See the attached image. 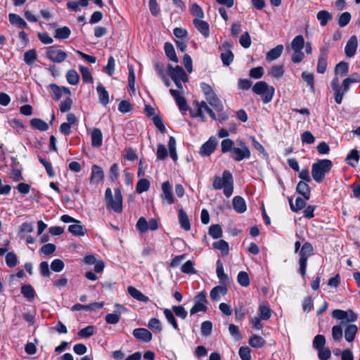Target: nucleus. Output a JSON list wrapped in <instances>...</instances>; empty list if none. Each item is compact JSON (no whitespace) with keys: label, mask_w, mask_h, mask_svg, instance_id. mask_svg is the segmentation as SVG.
<instances>
[{"label":"nucleus","mask_w":360,"mask_h":360,"mask_svg":"<svg viewBox=\"0 0 360 360\" xmlns=\"http://www.w3.org/2000/svg\"><path fill=\"white\" fill-rule=\"evenodd\" d=\"M300 246L301 243L300 241L295 243V252H299L300 256L298 273L304 278L307 273V261L309 257L314 255V248L311 243L308 241L303 243L301 250L299 251Z\"/></svg>","instance_id":"1"},{"label":"nucleus","mask_w":360,"mask_h":360,"mask_svg":"<svg viewBox=\"0 0 360 360\" xmlns=\"http://www.w3.org/2000/svg\"><path fill=\"white\" fill-rule=\"evenodd\" d=\"M233 177L229 170H224L221 176L216 175L213 178V188L215 190H221L223 188V193L226 198L231 197L233 194Z\"/></svg>","instance_id":"2"},{"label":"nucleus","mask_w":360,"mask_h":360,"mask_svg":"<svg viewBox=\"0 0 360 360\" xmlns=\"http://www.w3.org/2000/svg\"><path fill=\"white\" fill-rule=\"evenodd\" d=\"M115 195L113 197L110 188H107L105 191V203L108 209L113 210L116 213L122 212L123 197L121 188H115Z\"/></svg>","instance_id":"3"},{"label":"nucleus","mask_w":360,"mask_h":360,"mask_svg":"<svg viewBox=\"0 0 360 360\" xmlns=\"http://www.w3.org/2000/svg\"><path fill=\"white\" fill-rule=\"evenodd\" d=\"M333 167V162L328 159L319 160L311 165V176L316 183L323 181L326 174L329 173Z\"/></svg>","instance_id":"4"},{"label":"nucleus","mask_w":360,"mask_h":360,"mask_svg":"<svg viewBox=\"0 0 360 360\" xmlns=\"http://www.w3.org/2000/svg\"><path fill=\"white\" fill-rule=\"evenodd\" d=\"M352 80L350 78H345L342 83V85H339V79L338 76H335L331 82L330 86L334 94L335 101L337 104H341L344 94L347 92L349 89Z\"/></svg>","instance_id":"5"},{"label":"nucleus","mask_w":360,"mask_h":360,"mask_svg":"<svg viewBox=\"0 0 360 360\" xmlns=\"http://www.w3.org/2000/svg\"><path fill=\"white\" fill-rule=\"evenodd\" d=\"M193 105L195 107V109L191 108L190 115L193 118L199 117L200 121L204 122L206 121V117L203 113V110L206 111V112L209 115V116L214 120H217L216 114L214 112L212 109H211L205 101H194L193 103Z\"/></svg>","instance_id":"6"},{"label":"nucleus","mask_w":360,"mask_h":360,"mask_svg":"<svg viewBox=\"0 0 360 360\" xmlns=\"http://www.w3.org/2000/svg\"><path fill=\"white\" fill-rule=\"evenodd\" d=\"M252 91L257 95L262 96L264 103H268L273 99L275 93V89L272 86H269L264 81H259L252 86Z\"/></svg>","instance_id":"7"},{"label":"nucleus","mask_w":360,"mask_h":360,"mask_svg":"<svg viewBox=\"0 0 360 360\" xmlns=\"http://www.w3.org/2000/svg\"><path fill=\"white\" fill-rule=\"evenodd\" d=\"M238 145L240 148L234 147L230 154V158L237 162L242 161L244 159H249L251 156V151L248 146L242 141L238 143Z\"/></svg>","instance_id":"8"},{"label":"nucleus","mask_w":360,"mask_h":360,"mask_svg":"<svg viewBox=\"0 0 360 360\" xmlns=\"http://www.w3.org/2000/svg\"><path fill=\"white\" fill-rule=\"evenodd\" d=\"M207 293L205 291L200 292L194 298V304L190 310L191 315H193L198 312H206L207 306Z\"/></svg>","instance_id":"9"},{"label":"nucleus","mask_w":360,"mask_h":360,"mask_svg":"<svg viewBox=\"0 0 360 360\" xmlns=\"http://www.w3.org/2000/svg\"><path fill=\"white\" fill-rule=\"evenodd\" d=\"M232 43L229 41H224L221 46H219L221 51V59L224 66H229L233 60L234 55L231 51Z\"/></svg>","instance_id":"10"},{"label":"nucleus","mask_w":360,"mask_h":360,"mask_svg":"<svg viewBox=\"0 0 360 360\" xmlns=\"http://www.w3.org/2000/svg\"><path fill=\"white\" fill-rule=\"evenodd\" d=\"M329 46H322L319 49L318 62L316 65V71L318 73H325L328 65V56Z\"/></svg>","instance_id":"11"},{"label":"nucleus","mask_w":360,"mask_h":360,"mask_svg":"<svg viewBox=\"0 0 360 360\" xmlns=\"http://www.w3.org/2000/svg\"><path fill=\"white\" fill-rule=\"evenodd\" d=\"M167 69V74L172 80L181 79L183 82H187L188 81V77L182 67L179 65L172 67L171 64H168Z\"/></svg>","instance_id":"12"},{"label":"nucleus","mask_w":360,"mask_h":360,"mask_svg":"<svg viewBox=\"0 0 360 360\" xmlns=\"http://www.w3.org/2000/svg\"><path fill=\"white\" fill-rule=\"evenodd\" d=\"M46 57L52 62L60 63L67 58L68 55L60 49H56L54 46H49L46 51Z\"/></svg>","instance_id":"13"},{"label":"nucleus","mask_w":360,"mask_h":360,"mask_svg":"<svg viewBox=\"0 0 360 360\" xmlns=\"http://www.w3.org/2000/svg\"><path fill=\"white\" fill-rule=\"evenodd\" d=\"M217 146V140L215 137L211 136L200 148V154L203 156H210L215 150Z\"/></svg>","instance_id":"14"},{"label":"nucleus","mask_w":360,"mask_h":360,"mask_svg":"<svg viewBox=\"0 0 360 360\" xmlns=\"http://www.w3.org/2000/svg\"><path fill=\"white\" fill-rule=\"evenodd\" d=\"M162 200H165L168 205L173 204L174 202V198L172 193V186L168 181H166L162 183Z\"/></svg>","instance_id":"15"},{"label":"nucleus","mask_w":360,"mask_h":360,"mask_svg":"<svg viewBox=\"0 0 360 360\" xmlns=\"http://www.w3.org/2000/svg\"><path fill=\"white\" fill-rule=\"evenodd\" d=\"M170 94L174 97L179 110L181 111H187L190 110L189 106L187 103L186 98L181 95L179 91L171 89L169 90Z\"/></svg>","instance_id":"16"},{"label":"nucleus","mask_w":360,"mask_h":360,"mask_svg":"<svg viewBox=\"0 0 360 360\" xmlns=\"http://www.w3.org/2000/svg\"><path fill=\"white\" fill-rule=\"evenodd\" d=\"M132 334L136 339L145 342H149L153 338L152 333L144 328H135Z\"/></svg>","instance_id":"17"},{"label":"nucleus","mask_w":360,"mask_h":360,"mask_svg":"<svg viewBox=\"0 0 360 360\" xmlns=\"http://www.w3.org/2000/svg\"><path fill=\"white\" fill-rule=\"evenodd\" d=\"M358 47V39L356 35H352L347 41L345 53L348 58L353 57Z\"/></svg>","instance_id":"18"},{"label":"nucleus","mask_w":360,"mask_h":360,"mask_svg":"<svg viewBox=\"0 0 360 360\" xmlns=\"http://www.w3.org/2000/svg\"><path fill=\"white\" fill-rule=\"evenodd\" d=\"M50 88L54 94L53 99L58 101L63 96V94L67 96H71V91L68 87L59 86L56 84H51Z\"/></svg>","instance_id":"19"},{"label":"nucleus","mask_w":360,"mask_h":360,"mask_svg":"<svg viewBox=\"0 0 360 360\" xmlns=\"http://www.w3.org/2000/svg\"><path fill=\"white\" fill-rule=\"evenodd\" d=\"M193 24L205 38H207L210 36V25L207 22L195 18L193 20Z\"/></svg>","instance_id":"20"},{"label":"nucleus","mask_w":360,"mask_h":360,"mask_svg":"<svg viewBox=\"0 0 360 360\" xmlns=\"http://www.w3.org/2000/svg\"><path fill=\"white\" fill-rule=\"evenodd\" d=\"M104 179V172L103 169L96 165H94L91 167V173L90 176V182L91 184L98 183Z\"/></svg>","instance_id":"21"},{"label":"nucleus","mask_w":360,"mask_h":360,"mask_svg":"<svg viewBox=\"0 0 360 360\" xmlns=\"http://www.w3.org/2000/svg\"><path fill=\"white\" fill-rule=\"evenodd\" d=\"M178 219L180 227L184 231H189L191 229V223L188 217L183 208L178 211Z\"/></svg>","instance_id":"22"},{"label":"nucleus","mask_w":360,"mask_h":360,"mask_svg":"<svg viewBox=\"0 0 360 360\" xmlns=\"http://www.w3.org/2000/svg\"><path fill=\"white\" fill-rule=\"evenodd\" d=\"M232 203L234 210L239 214L244 213L247 210L245 200L240 195L233 197Z\"/></svg>","instance_id":"23"},{"label":"nucleus","mask_w":360,"mask_h":360,"mask_svg":"<svg viewBox=\"0 0 360 360\" xmlns=\"http://www.w3.org/2000/svg\"><path fill=\"white\" fill-rule=\"evenodd\" d=\"M296 192L306 200H309L311 198V187L307 182L300 181L296 186Z\"/></svg>","instance_id":"24"},{"label":"nucleus","mask_w":360,"mask_h":360,"mask_svg":"<svg viewBox=\"0 0 360 360\" xmlns=\"http://www.w3.org/2000/svg\"><path fill=\"white\" fill-rule=\"evenodd\" d=\"M91 146L94 148H99L103 144V134L100 129L94 128L91 134Z\"/></svg>","instance_id":"25"},{"label":"nucleus","mask_w":360,"mask_h":360,"mask_svg":"<svg viewBox=\"0 0 360 360\" xmlns=\"http://www.w3.org/2000/svg\"><path fill=\"white\" fill-rule=\"evenodd\" d=\"M228 292V289L226 285H219L215 286L210 291V295L212 301H218L220 298V295H225Z\"/></svg>","instance_id":"26"},{"label":"nucleus","mask_w":360,"mask_h":360,"mask_svg":"<svg viewBox=\"0 0 360 360\" xmlns=\"http://www.w3.org/2000/svg\"><path fill=\"white\" fill-rule=\"evenodd\" d=\"M96 91L98 96L99 103L103 105H107L109 103V93L105 89L104 86L99 83L96 86Z\"/></svg>","instance_id":"27"},{"label":"nucleus","mask_w":360,"mask_h":360,"mask_svg":"<svg viewBox=\"0 0 360 360\" xmlns=\"http://www.w3.org/2000/svg\"><path fill=\"white\" fill-rule=\"evenodd\" d=\"M306 199L301 197H297L295 200V204H293L292 197L288 198V202L290 205V210L293 212H298L303 208H304L307 205V202L305 201Z\"/></svg>","instance_id":"28"},{"label":"nucleus","mask_w":360,"mask_h":360,"mask_svg":"<svg viewBox=\"0 0 360 360\" xmlns=\"http://www.w3.org/2000/svg\"><path fill=\"white\" fill-rule=\"evenodd\" d=\"M8 20L11 24L15 25L18 28H28V25L24 19H22L19 15L16 13H10L8 15Z\"/></svg>","instance_id":"29"},{"label":"nucleus","mask_w":360,"mask_h":360,"mask_svg":"<svg viewBox=\"0 0 360 360\" xmlns=\"http://www.w3.org/2000/svg\"><path fill=\"white\" fill-rule=\"evenodd\" d=\"M216 266V273L220 283L226 285V283L229 281V276L224 273L223 263L220 259L217 261Z\"/></svg>","instance_id":"30"},{"label":"nucleus","mask_w":360,"mask_h":360,"mask_svg":"<svg viewBox=\"0 0 360 360\" xmlns=\"http://www.w3.org/2000/svg\"><path fill=\"white\" fill-rule=\"evenodd\" d=\"M283 51V46L282 44H278L267 52L266 59L269 61L274 60L281 56Z\"/></svg>","instance_id":"31"},{"label":"nucleus","mask_w":360,"mask_h":360,"mask_svg":"<svg viewBox=\"0 0 360 360\" xmlns=\"http://www.w3.org/2000/svg\"><path fill=\"white\" fill-rule=\"evenodd\" d=\"M128 293L134 299L144 302H148L149 301V297L144 294H143L140 290L136 289V288L133 286H129L127 288Z\"/></svg>","instance_id":"32"},{"label":"nucleus","mask_w":360,"mask_h":360,"mask_svg":"<svg viewBox=\"0 0 360 360\" xmlns=\"http://www.w3.org/2000/svg\"><path fill=\"white\" fill-rule=\"evenodd\" d=\"M68 231L74 236H84L86 233L85 227L80 223H75V224L68 226Z\"/></svg>","instance_id":"33"},{"label":"nucleus","mask_w":360,"mask_h":360,"mask_svg":"<svg viewBox=\"0 0 360 360\" xmlns=\"http://www.w3.org/2000/svg\"><path fill=\"white\" fill-rule=\"evenodd\" d=\"M316 18L322 27L326 26L329 21L332 20L333 15L326 10H321L318 12Z\"/></svg>","instance_id":"34"},{"label":"nucleus","mask_w":360,"mask_h":360,"mask_svg":"<svg viewBox=\"0 0 360 360\" xmlns=\"http://www.w3.org/2000/svg\"><path fill=\"white\" fill-rule=\"evenodd\" d=\"M248 343L250 346H251L252 347L255 349H259L265 345L266 341L262 337L259 335H252L250 338Z\"/></svg>","instance_id":"35"},{"label":"nucleus","mask_w":360,"mask_h":360,"mask_svg":"<svg viewBox=\"0 0 360 360\" xmlns=\"http://www.w3.org/2000/svg\"><path fill=\"white\" fill-rule=\"evenodd\" d=\"M212 245L214 249L220 250L223 256H227L229 255V245L226 240H219L215 241L213 243Z\"/></svg>","instance_id":"36"},{"label":"nucleus","mask_w":360,"mask_h":360,"mask_svg":"<svg viewBox=\"0 0 360 360\" xmlns=\"http://www.w3.org/2000/svg\"><path fill=\"white\" fill-rule=\"evenodd\" d=\"M164 49L167 57L174 63H178L179 59L176 56L174 48L172 43L166 42L164 45Z\"/></svg>","instance_id":"37"},{"label":"nucleus","mask_w":360,"mask_h":360,"mask_svg":"<svg viewBox=\"0 0 360 360\" xmlns=\"http://www.w3.org/2000/svg\"><path fill=\"white\" fill-rule=\"evenodd\" d=\"M357 330H358V328L356 325H354V324L348 325L345 330V340L349 342L354 341V340L355 338V335L357 332Z\"/></svg>","instance_id":"38"},{"label":"nucleus","mask_w":360,"mask_h":360,"mask_svg":"<svg viewBox=\"0 0 360 360\" xmlns=\"http://www.w3.org/2000/svg\"><path fill=\"white\" fill-rule=\"evenodd\" d=\"M31 126L41 131H45L49 129V124L40 118H32L30 120Z\"/></svg>","instance_id":"39"},{"label":"nucleus","mask_w":360,"mask_h":360,"mask_svg":"<svg viewBox=\"0 0 360 360\" xmlns=\"http://www.w3.org/2000/svg\"><path fill=\"white\" fill-rule=\"evenodd\" d=\"M103 307V304L95 302L91 304H74L72 307V311H79L82 309H86V310H95L96 309H99Z\"/></svg>","instance_id":"40"},{"label":"nucleus","mask_w":360,"mask_h":360,"mask_svg":"<svg viewBox=\"0 0 360 360\" xmlns=\"http://www.w3.org/2000/svg\"><path fill=\"white\" fill-rule=\"evenodd\" d=\"M208 234L214 239L221 238L223 234L221 226L218 224L211 225L209 228Z\"/></svg>","instance_id":"41"},{"label":"nucleus","mask_w":360,"mask_h":360,"mask_svg":"<svg viewBox=\"0 0 360 360\" xmlns=\"http://www.w3.org/2000/svg\"><path fill=\"white\" fill-rule=\"evenodd\" d=\"M168 148L170 158L176 162L178 158L176 148V139L174 136H170L168 141Z\"/></svg>","instance_id":"42"},{"label":"nucleus","mask_w":360,"mask_h":360,"mask_svg":"<svg viewBox=\"0 0 360 360\" xmlns=\"http://www.w3.org/2000/svg\"><path fill=\"white\" fill-rule=\"evenodd\" d=\"M150 183L149 180L145 178H141L136 184V191L139 194L142 193L147 191L150 188Z\"/></svg>","instance_id":"43"},{"label":"nucleus","mask_w":360,"mask_h":360,"mask_svg":"<svg viewBox=\"0 0 360 360\" xmlns=\"http://www.w3.org/2000/svg\"><path fill=\"white\" fill-rule=\"evenodd\" d=\"M336 76L340 75L341 76H345L349 72V63L345 61L338 63L334 70Z\"/></svg>","instance_id":"44"},{"label":"nucleus","mask_w":360,"mask_h":360,"mask_svg":"<svg viewBox=\"0 0 360 360\" xmlns=\"http://www.w3.org/2000/svg\"><path fill=\"white\" fill-rule=\"evenodd\" d=\"M302 78L304 82H307V85L309 87V91L312 93L315 92V85H314V77L312 73L307 72L306 71L302 72Z\"/></svg>","instance_id":"45"},{"label":"nucleus","mask_w":360,"mask_h":360,"mask_svg":"<svg viewBox=\"0 0 360 360\" xmlns=\"http://www.w3.org/2000/svg\"><path fill=\"white\" fill-rule=\"evenodd\" d=\"M209 104L216 110V111H223L224 105L221 101L217 97V94L213 96L206 99Z\"/></svg>","instance_id":"46"},{"label":"nucleus","mask_w":360,"mask_h":360,"mask_svg":"<svg viewBox=\"0 0 360 360\" xmlns=\"http://www.w3.org/2000/svg\"><path fill=\"white\" fill-rule=\"evenodd\" d=\"M304 45V39L301 34L297 35L291 41V48L292 51L302 50Z\"/></svg>","instance_id":"47"},{"label":"nucleus","mask_w":360,"mask_h":360,"mask_svg":"<svg viewBox=\"0 0 360 360\" xmlns=\"http://www.w3.org/2000/svg\"><path fill=\"white\" fill-rule=\"evenodd\" d=\"M71 34V30L68 27H63L56 30L55 31V38L59 39H65L69 38Z\"/></svg>","instance_id":"48"},{"label":"nucleus","mask_w":360,"mask_h":360,"mask_svg":"<svg viewBox=\"0 0 360 360\" xmlns=\"http://www.w3.org/2000/svg\"><path fill=\"white\" fill-rule=\"evenodd\" d=\"M37 59V51L34 49L28 50L24 53V61L27 65H32Z\"/></svg>","instance_id":"49"},{"label":"nucleus","mask_w":360,"mask_h":360,"mask_svg":"<svg viewBox=\"0 0 360 360\" xmlns=\"http://www.w3.org/2000/svg\"><path fill=\"white\" fill-rule=\"evenodd\" d=\"M79 70L81 72L82 80L84 83L90 84L93 82L91 73L87 67L79 65Z\"/></svg>","instance_id":"50"},{"label":"nucleus","mask_w":360,"mask_h":360,"mask_svg":"<svg viewBox=\"0 0 360 360\" xmlns=\"http://www.w3.org/2000/svg\"><path fill=\"white\" fill-rule=\"evenodd\" d=\"M234 147V142L230 139H225L221 142V150L223 153L229 152L231 154Z\"/></svg>","instance_id":"51"},{"label":"nucleus","mask_w":360,"mask_h":360,"mask_svg":"<svg viewBox=\"0 0 360 360\" xmlns=\"http://www.w3.org/2000/svg\"><path fill=\"white\" fill-rule=\"evenodd\" d=\"M38 160H39V162L45 167L48 176L51 178L54 177L55 172L52 167L51 162L49 161H47L46 160L41 158V156H38Z\"/></svg>","instance_id":"52"},{"label":"nucleus","mask_w":360,"mask_h":360,"mask_svg":"<svg viewBox=\"0 0 360 360\" xmlns=\"http://www.w3.org/2000/svg\"><path fill=\"white\" fill-rule=\"evenodd\" d=\"M237 282L242 287H248L250 283L249 275L247 272L241 271L237 276Z\"/></svg>","instance_id":"53"},{"label":"nucleus","mask_w":360,"mask_h":360,"mask_svg":"<svg viewBox=\"0 0 360 360\" xmlns=\"http://www.w3.org/2000/svg\"><path fill=\"white\" fill-rule=\"evenodd\" d=\"M68 82L71 85H76L79 80V76L76 70H69L66 74Z\"/></svg>","instance_id":"54"},{"label":"nucleus","mask_w":360,"mask_h":360,"mask_svg":"<svg viewBox=\"0 0 360 360\" xmlns=\"http://www.w3.org/2000/svg\"><path fill=\"white\" fill-rule=\"evenodd\" d=\"M21 293L27 299H33L36 295L34 288L30 284L23 285L21 287Z\"/></svg>","instance_id":"55"},{"label":"nucleus","mask_w":360,"mask_h":360,"mask_svg":"<svg viewBox=\"0 0 360 360\" xmlns=\"http://www.w3.org/2000/svg\"><path fill=\"white\" fill-rule=\"evenodd\" d=\"M95 327L92 325L88 326L78 332V336L80 338H89L94 334Z\"/></svg>","instance_id":"56"},{"label":"nucleus","mask_w":360,"mask_h":360,"mask_svg":"<svg viewBox=\"0 0 360 360\" xmlns=\"http://www.w3.org/2000/svg\"><path fill=\"white\" fill-rule=\"evenodd\" d=\"M6 264L10 268L15 267L18 264L17 255L14 252H8L6 255Z\"/></svg>","instance_id":"57"},{"label":"nucleus","mask_w":360,"mask_h":360,"mask_svg":"<svg viewBox=\"0 0 360 360\" xmlns=\"http://www.w3.org/2000/svg\"><path fill=\"white\" fill-rule=\"evenodd\" d=\"M352 18L350 13L346 11L339 15L338 18V24L340 27H343L347 25Z\"/></svg>","instance_id":"58"},{"label":"nucleus","mask_w":360,"mask_h":360,"mask_svg":"<svg viewBox=\"0 0 360 360\" xmlns=\"http://www.w3.org/2000/svg\"><path fill=\"white\" fill-rule=\"evenodd\" d=\"M194 262L191 260L186 262L181 267V270L183 273L187 274H195L197 271L194 269Z\"/></svg>","instance_id":"59"},{"label":"nucleus","mask_w":360,"mask_h":360,"mask_svg":"<svg viewBox=\"0 0 360 360\" xmlns=\"http://www.w3.org/2000/svg\"><path fill=\"white\" fill-rule=\"evenodd\" d=\"M148 328L154 333H160L162 330L161 322L159 319L153 317L150 319L148 324Z\"/></svg>","instance_id":"60"},{"label":"nucleus","mask_w":360,"mask_h":360,"mask_svg":"<svg viewBox=\"0 0 360 360\" xmlns=\"http://www.w3.org/2000/svg\"><path fill=\"white\" fill-rule=\"evenodd\" d=\"M115 60L113 56H110L108 59L107 65L103 67V71L106 72L109 76H112L115 72Z\"/></svg>","instance_id":"61"},{"label":"nucleus","mask_w":360,"mask_h":360,"mask_svg":"<svg viewBox=\"0 0 360 360\" xmlns=\"http://www.w3.org/2000/svg\"><path fill=\"white\" fill-rule=\"evenodd\" d=\"M259 315H271L274 311L271 309L270 304L267 301H263L259 306Z\"/></svg>","instance_id":"62"},{"label":"nucleus","mask_w":360,"mask_h":360,"mask_svg":"<svg viewBox=\"0 0 360 360\" xmlns=\"http://www.w3.org/2000/svg\"><path fill=\"white\" fill-rule=\"evenodd\" d=\"M73 101L70 96H68L65 99L62 101L59 105V110L61 112L64 113L71 109Z\"/></svg>","instance_id":"63"},{"label":"nucleus","mask_w":360,"mask_h":360,"mask_svg":"<svg viewBox=\"0 0 360 360\" xmlns=\"http://www.w3.org/2000/svg\"><path fill=\"white\" fill-rule=\"evenodd\" d=\"M56 247L54 244L47 243L42 245V247L39 250V253L40 255L47 256L53 253L56 251Z\"/></svg>","instance_id":"64"}]
</instances>
